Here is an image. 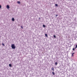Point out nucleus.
Masks as SVG:
<instances>
[{"label":"nucleus","instance_id":"1","mask_svg":"<svg viewBox=\"0 0 77 77\" xmlns=\"http://www.w3.org/2000/svg\"><path fill=\"white\" fill-rule=\"evenodd\" d=\"M11 47H12V48H13V49H15V48H16V47H15V45L14 44H12L11 45Z\"/></svg>","mask_w":77,"mask_h":77},{"label":"nucleus","instance_id":"11","mask_svg":"<svg viewBox=\"0 0 77 77\" xmlns=\"http://www.w3.org/2000/svg\"><path fill=\"white\" fill-rule=\"evenodd\" d=\"M54 38H56V35H54Z\"/></svg>","mask_w":77,"mask_h":77},{"label":"nucleus","instance_id":"14","mask_svg":"<svg viewBox=\"0 0 77 77\" xmlns=\"http://www.w3.org/2000/svg\"><path fill=\"white\" fill-rule=\"evenodd\" d=\"M57 16H58V14H56V17H57Z\"/></svg>","mask_w":77,"mask_h":77},{"label":"nucleus","instance_id":"19","mask_svg":"<svg viewBox=\"0 0 77 77\" xmlns=\"http://www.w3.org/2000/svg\"><path fill=\"white\" fill-rule=\"evenodd\" d=\"M72 56H74V55H73V54H72Z\"/></svg>","mask_w":77,"mask_h":77},{"label":"nucleus","instance_id":"8","mask_svg":"<svg viewBox=\"0 0 77 77\" xmlns=\"http://www.w3.org/2000/svg\"><path fill=\"white\" fill-rule=\"evenodd\" d=\"M55 65H57V62H55Z\"/></svg>","mask_w":77,"mask_h":77},{"label":"nucleus","instance_id":"4","mask_svg":"<svg viewBox=\"0 0 77 77\" xmlns=\"http://www.w3.org/2000/svg\"><path fill=\"white\" fill-rule=\"evenodd\" d=\"M17 3H18V4H20V1H18L17 2Z\"/></svg>","mask_w":77,"mask_h":77},{"label":"nucleus","instance_id":"10","mask_svg":"<svg viewBox=\"0 0 77 77\" xmlns=\"http://www.w3.org/2000/svg\"><path fill=\"white\" fill-rule=\"evenodd\" d=\"M52 74L53 75H54V72H52Z\"/></svg>","mask_w":77,"mask_h":77},{"label":"nucleus","instance_id":"16","mask_svg":"<svg viewBox=\"0 0 77 77\" xmlns=\"http://www.w3.org/2000/svg\"><path fill=\"white\" fill-rule=\"evenodd\" d=\"M0 8H2V6L0 5Z\"/></svg>","mask_w":77,"mask_h":77},{"label":"nucleus","instance_id":"15","mask_svg":"<svg viewBox=\"0 0 77 77\" xmlns=\"http://www.w3.org/2000/svg\"><path fill=\"white\" fill-rule=\"evenodd\" d=\"M21 29H23V27L22 26H21Z\"/></svg>","mask_w":77,"mask_h":77},{"label":"nucleus","instance_id":"17","mask_svg":"<svg viewBox=\"0 0 77 77\" xmlns=\"http://www.w3.org/2000/svg\"><path fill=\"white\" fill-rule=\"evenodd\" d=\"M75 50V49L74 48H73L72 49V50Z\"/></svg>","mask_w":77,"mask_h":77},{"label":"nucleus","instance_id":"22","mask_svg":"<svg viewBox=\"0 0 77 77\" xmlns=\"http://www.w3.org/2000/svg\"><path fill=\"white\" fill-rule=\"evenodd\" d=\"M39 19H40V17H39Z\"/></svg>","mask_w":77,"mask_h":77},{"label":"nucleus","instance_id":"13","mask_svg":"<svg viewBox=\"0 0 77 77\" xmlns=\"http://www.w3.org/2000/svg\"><path fill=\"white\" fill-rule=\"evenodd\" d=\"M2 45L5 46V44H3V43H2Z\"/></svg>","mask_w":77,"mask_h":77},{"label":"nucleus","instance_id":"2","mask_svg":"<svg viewBox=\"0 0 77 77\" xmlns=\"http://www.w3.org/2000/svg\"><path fill=\"white\" fill-rule=\"evenodd\" d=\"M7 9H9V5H7Z\"/></svg>","mask_w":77,"mask_h":77},{"label":"nucleus","instance_id":"6","mask_svg":"<svg viewBox=\"0 0 77 77\" xmlns=\"http://www.w3.org/2000/svg\"><path fill=\"white\" fill-rule=\"evenodd\" d=\"M51 69H52V71H54V67H53L51 68Z\"/></svg>","mask_w":77,"mask_h":77},{"label":"nucleus","instance_id":"3","mask_svg":"<svg viewBox=\"0 0 77 77\" xmlns=\"http://www.w3.org/2000/svg\"><path fill=\"white\" fill-rule=\"evenodd\" d=\"M12 20L13 21H14L15 20V19H14V18H12Z\"/></svg>","mask_w":77,"mask_h":77},{"label":"nucleus","instance_id":"20","mask_svg":"<svg viewBox=\"0 0 77 77\" xmlns=\"http://www.w3.org/2000/svg\"><path fill=\"white\" fill-rule=\"evenodd\" d=\"M75 49H76V48H76V47H75Z\"/></svg>","mask_w":77,"mask_h":77},{"label":"nucleus","instance_id":"21","mask_svg":"<svg viewBox=\"0 0 77 77\" xmlns=\"http://www.w3.org/2000/svg\"><path fill=\"white\" fill-rule=\"evenodd\" d=\"M74 54V53H73L72 54Z\"/></svg>","mask_w":77,"mask_h":77},{"label":"nucleus","instance_id":"9","mask_svg":"<svg viewBox=\"0 0 77 77\" xmlns=\"http://www.w3.org/2000/svg\"><path fill=\"white\" fill-rule=\"evenodd\" d=\"M43 27H45V25H43Z\"/></svg>","mask_w":77,"mask_h":77},{"label":"nucleus","instance_id":"7","mask_svg":"<svg viewBox=\"0 0 77 77\" xmlns=\"http://www.w3.org/2000/svg\"><path fill=\"white\" fill-rule=\"evenodd\" d=\"M45 36L46 37H48V35H47V34H45Z\"/></svg>","mask_w":77,"mask_h":77},{"label":"nucleus","instance_id":"5","mask_svg":"<svg viewBox=\"0 0 77 77\" xmlns=\"http://www.w3.org/2000/svg\"><path fill=\"white\" fill-rule=\"evenodd\" d=\"M9 66L10 67H11V66H12V65H11V64H9Z\"/></svg>","mask_w":77,"mask_h":77},{"label":"nucleus","instance_id":"12","mask_svg":"<svg viewBox=\"0 0 77 77\" xmlns=\"http://www.w3.org/2000/svg\"><path fill=\"white\" fill-rule=\"evenodd\" d=\"M55 6H58L57 4H55Z\"/></svg>","mask_w":77,"mask_h":77},{"label":"nucleus","instance_id":"18","mask_svg":"<svg viewBox=\"0 0 77 77\" xmlns=\"http://www.w3.org/2000/svg\"><path fill=\"white\" fill-rule=\"evenodd\" d=\"M75 47L76 48H77V45H76Z\"/></svg>","mask_w":77,"mask_h":77}]
</instances>
